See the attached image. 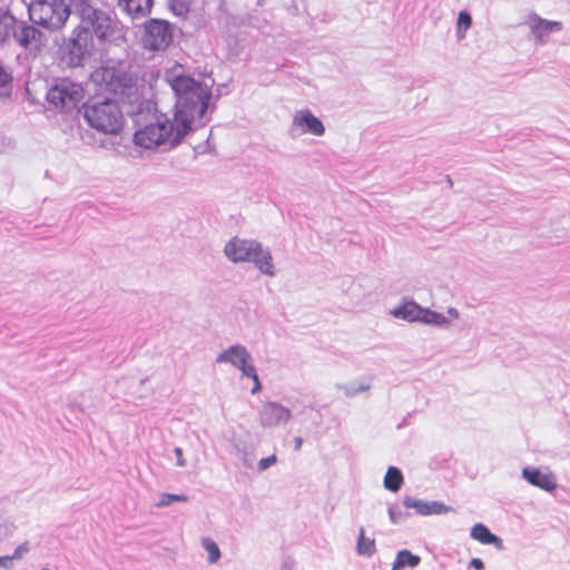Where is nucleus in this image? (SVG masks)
Wrapping results in <instances>:
<instances>
[{"label":"nucleus","instance_id":"nucleus-19","mask_svg":"<svg viewBox=\"0 0 570 570\" xmlns=\"http://www.w3.org/2000/svg\"><path fill=\"white\" fill-rule=\"evenodd\" d=\"M419 563H420V557L419 556L413 554L409 550H401L397 553L396 558H395V561L393 563L392 570H399V569H402L404 567L414 568Z\"/></svg>","mask_w":570,"mask_h":570},{"label":"nucleus","instance_id":"nucleus-11","mask_svg":"<svg viewBox=\"0 0 570 570\" xmlns=\"http://www.w3.org/2000/svg\"><path fill=\"white\" fill-rule=\"evenodd\" d=\"M94 33L88 24L80 23L73 29L70 38V52L77 57L89 53L94 47Z\"/></svg>","mask_w":570,"mask_h":570},{"label":"nucleus","instance_id":"nucleus-26","mask_svg":"<svg viewBox=\"0 0 570 570\" xmlns=\"http://www.w3.org/2000/svg\"><path fill=\"white\" fill-rule=\"evenodd\" d=\"M472 23L471 16L466 11H460L458 17V30L464 33Z\"/></svg>","mask_w":570,"mask_h":570},{"label":"nucleus","instance_id":"nucleus-13","mask_svg":"<svg viewBox=\"0 0 570 570\" xmlns=\"http://www.w3.org/2000/svg\"><path fill=\"white\" fill-rule=\"evenodd\" d=\"M293 124L302 128L303 132H309L315 136H322L325 128L322 121L316 118L309 110L298 111L293 119Z\"/></svg>","mask_w":570,"mask_h":570},{"label":"nucleus","instance_id":"nucleus-2","mask_svg":"<svg viewBox=\"0 0 570 570\" xmlns=\"http://www.w3.org/2000/svg\"><path fill=\"white\" fill-rule=\"evenodd\" d=\"M166 80L178 97L176 111L186 110L193 124L195 117H203L207 110L210 94L202 83L184 73V66L175 63L165 72Z\"/></svg>","mask_w":570,"mask_h":570},{"label":"nucleus","instance_id":"nucleus-28","mask_svg":"<svg viewBox=\"0 0 570 570\" xmlns=\"http://www.w3.org/2000/svg\"><path fill=\"white\" fill-rule=\"evenodd\" d=\"M11 80V77L4 69L0 66V87L8 85Z\"/></svg>","mask_w":570,"mask_h":570},{"label":"nucleus","instance_id":"nucleus-33","mask_svg":"<svg viewBox=\"0 0 570 570\" xmlns=\"http://www.w3.org/2000/svg\"><path fill=\"white\" fill-rule=\"evenodd\" d=\"M294 443H295V450L298 451V450H301V448L303 445V439L301 436H297L294 439Z\"/></svg>","mask_w":570,"mask_h":570},{"label":"nucleus","instance_id":"nucleus-24","mask_svg":"<svg viewBox=\"0 0 570 570\" xmlns=\"http://www.w3.org/2000/svg\"><path fill=\"white\" fill-rule=\"evenodd\" d=\"M170 7L178 16H184L190 9V0H171Z\"/></svg>","mask_w":570,"mask_h":570},{"label":"nucleus","instance_id":"nucleus-23","mask_svg":"<svg viewBox=\"0 0 570 570\" xmlns=\"http://www.w3.org/2000/svg\"><path fill=\"white\" fill-rule=\"evenodd\" d=\"M202 543H203L204 549L208 553V557H207L208 562L209 563L217 562L220 558V550H219L218 546L216 544V542H214L209 538H204L202 540Z\"/></svg>","mask_w":570,"mask_h":570},{"label":"nucleus","instance_id":"nucleus-1","mask_svg":"<svg viewBox=\"0 0 570 570\" xmlns=\"http://www.w3.org/2000/svg\"><path fill=\"white\" fill-rule=\"evenodd\" d=\"M190 130V118L184 109L175 112L173 118L165 114H156L153 120L135 131L134 142L146 149H155L167 144L174 147L180 144Z\"/></svg>","mask_w":570,"mask_h":570},{"label":"nucleus","instance_id":"nucleus-5","mask_svg":"<svg viewBox=\"0 0 570 570\" xmlns=\"http://www.w3.org/2000/svg\"><path fill=\"white\" fill-rule=\"evenodd\" d=\"M76 9L82 23L90 27L99 42L110 43L121 37L118 21L101 9L94 8L89 0H79Z\"/></svg>","mask_w":570,"mask_h":570},{"label":"nucleus","instance_id":"nucleus-17","mask_svg":"<svg viewBox=\"0 0 570 570\" xmlns=\"http://www.w3.org/2000/svg\"><path fill=\"white\" fill-rule=\"evenodd\" d=\"M471 537L482 544H493L497 549H501L503 546L502 540L495 534L491 533L490 530L482 523H476L472 528Z\"/></svg>","mask_w":570,"mask_h":570},{"label":"nucleus","instance_id":"nucleus-14","mask_svg":"<svg viewBox=\"0 0 570 570\" xmlns=\"http://www.w3.org/2000/svg\"><path fill=\"white\" fill-rule=\"evenodd\" d=\"M522 474L529 483L542 490L552 491L557 488L556 478L552 473H543L538 469H524Z\"/></svg>","mask_w":570,"mask_h":570},{"label":"nucleus","instance_id":"nucleus-8","mask_svg":"<svg viewBox=\"0 0 570 570\" xmlns=\"http://www.w3.org/2000/svg\"><path fill=\"white\" fill-rule=\"evenodd\" d=\"M249 361L250 355L247 353L245 347L242 346H232L227 351L219 354L216 360L217 363H232L234 366L239 368L244 375L250 377L254 383L253 387L250 389V392L255 394L261 391L262 385L256 368L254 367V365L249 363Z\"/></svg>","mask_w":570,"mask_h":570},{"label":"nucleus","instance_id":"nucleus-15","mask_svg":"<svg viewBox=\"0 0 570 570\" xmlns=\"http://www.w3.org/2000/svg\"><path fill=\"white\" fill-rule=\"evenodd\" d=\"M404 505L406 508H413L417 513L422 515L441 514L448 512L450 509L441 502H424L413 498H405Z\"/></svg>","mask_w":570,"mask_h":570},{"label":"nucleus","instance_id":"nucleus-27","mask_svg":"<svg viewBox=\"0 0 570 570\" xmlns=\"http://www.w3.org/2000/svg\"><path fill=\"white\" fill-rule=\"evenodd\" d=\"M276 455L275 454H272L267 458H263L259 460L258 462V468L261 471H264L266 469H268L269 466H272L273 464L276 463Z\"/></svg>","mask_w":570,"mask_h":570},{"label":"nucleus","instance_id":"nucleus-25","mask_svg":"<svg viewBox=\"0 0 570 570\" xmlns=\"http://www.w3.org/2000/svg\"><path fill=\"white\" fill-rule=\"evenodd\" d=\"M188 498L184 494H170V493H164L161 495V499L158 503L159 507L169 505L175 501L186 502Z\"/></svg>","mask_w":570,"mask_h":570},{"label":"nucleus","instance_id":"nucleus-3","mask_svg":"<svg viewBox=\"0 0 570 570\" xmlns=\"http://www.w3.org/2000/svg\"><path fill=\"white\" fill-rule=\"evenodd\" d=\"M28 14L33 24L58 32L66 27L71 8L66 0H30Z\"/></svg>","mask_w":570,"mask_h":570},{"label":"nucleus","instance_id":"nucleus-30","mask_svg":"<svg viewBox=\"0 0 570 570\" xmlns=\"http://www.w3.org/2000/svg\"><path fill=\"white\" fill-rule=\"evenodd\" d=\"M27 550H28V549H27L26 547H23V546L18 547V548L16 549V551H14V553H13L12 558H14V559H19V558L21 557V553H22V552H26Z\"/></svg>","mask_w":570,"mask_h":570},{"label":"nucleus","instance_id":"nucleus-29","mask_svg":"<svg viewBox=\"0 0 570 570\" xmlns=\"http://www.w3.org/2000/svg\"><path fill=\"white\" fill-rule=\"evenodd\" d=\"M470 566L472 568H474L475 570H483L484 569V563L481 559L479 558H473L471 561H470Z\"/></svg>","mask_w":570,"mask_h":570},{"label":"nucleus","instance_id":"nucleus-21","mask_svg":"<svg viewBox=\"0 0 570 570\" xmlns=\"http://www.w3.org/2000/svg\"><path fill=\"white\" fill-rule=\"evenodd\" d=\"M561 30V23L557 21H547L543 19H535L532 26V31L538 38H542L544 35Z\"/></svg>","mask_w":570,"mask_h":570},{"label":"nucleus","instance_id":"nucleus-9","mask_svg":"<svg viewBox=\"0 0 570 570\" xmlns=\"http://www.w3.org/2000/svg\"><path fill=\"white\" fill-rule=\"evenodd\" d=\"M173 41V29L165 20L151 19L145 23L144 43L151 50H165Z\"/></svg>","mask_w":570,"mask_h":570},{"label":"nucleus","instance_id":"nucleus-4","mask_svg":"<svg viewBox=\"0 0 570 570\" xmlns=\"http://www.w3.org/2000/svg\"><path fill=\"white\" fill-rule=\"evenodd\" d=\"M83 116L89 126L106 135H118L125 126V117L114 100L88 102Z\"/></svg>","mask_w":570,"mask_h":570},{"label":"nucleus","instance_id":"nucleus-18","mask_svg":"<svg viewBox=\"0 0 570 570\" xmlns=\"http://www.w3.org/2000/svg\"><path fill=\"white\" fill-rule=\"evenodd\" d=\"M42 33L32 24H24L17 33V40L23 48L38 45L41 41Z\"/></svg>","mask_w":570,"mask_h":570},{"label":"nucleus","instance_id":"nucleus-32","mask_svg":"<svg viewBox=\"0 0 570 570\" xmlns=\"http://www.w3.org/2000/svg\"><path fill=\"white\" fill-rule=\"evenodd\" d=\"M14 558L11 557H0V566L7 568L9 566V562L13 560Z\"/></svg>","mask_w":570,"mask_h":570},{"label":"nucleus","instance_id":"nucleus-10","mask_svg":"<svg viewBox=\"0 0 570 570\" xmlns=\"http://www.w3.org/2000/svg\"><path fill=\"white\" fill-rule=\"evenodd\" d=\"M395 317H401L410 322L421 321L429 324H440L445 321V317L431 309L422 308L414 302H406L392 311Z\"/></svg>","mask_w":570,"mask_h":570},{"label":"nucleus","instance_id":"nucleus-7","mask_svg":"<svg viewBox=\"0 0 570 570\" xmlns=\"http://www.w3.org/2000/svg\"><path fill=\"white\" fill-rule=\"evenodd\" d=\"M83 98V89L79 83L62 79L47 92V100L59 109H73Z\"/></svg>","mask_w":570,"mask_h":570},{"label":"nucleus","instance_id":"nucleus-6","mask_svg":"<svg viewBox=\"0 0 570 570\" xmlns=\"http://www.w3.org/2000/svg\"><path fill=\"white\" fill-rule=\"evenodd\" d=\"M225 254L233 262H254L262 272L273 275L272 257L268 252L263 250L262 245L254 240L230 239L225 245Z\"/></svg>","mask_w":570,"mask_h":570},{"label":"nucleus","instance_id":"nucleus-12","mask_svg":"<svg viewBox=\"0 0 570 570\" xmlns=\"http://www.w3.org/2000/svg\"><path fill=\"white\" fill-rule=\"evenodd\" d=\"M291 412L288 409L277 403H266L261 411V422L264 426H276L289 420Z\"/></svg>","mask_w":570,"mask_h":570},{"label":"nucleus","instance_id":"nucleus-22","mask_svg":"<svg viewBox=\"0 0 570 570\" xmlns=\"http://www.w3.org/2000/svg\"><path fill=\"white\" fill-rule=\"evenodd\" d=\"M357 552L360 554L371 556L375 552V541L374 539L366 538L365 531L363 528L360 529L358 539H357Z\"/></svg>","mask_w":570,"mask_h":570},{"label":"nucleus","instance_id":"nucleus-31","mask_svg":"<svg viewBox=\"0 0 570 570\" xmlns=\"http://www.w3.org/2000/svg\"><path fill=\"white\" fill-rule=\"evenodd\" d=\"M175 453H176V455H177L178 464H179V465H184V464H185V462H184V460H183V451H181V449L176 448V449H175Z\"/></svg>","mask_w":570,"mask_h":570},{"label":"nucleus","instance_id":"nucleus-16","mask_svg":"<svg viewBox=\"0 0 570 570\" xmlns=\"http://www.w3.org/2000/svg\"><path fill=\"white\" fill-rule=\"evenodd\" d=\"M154 0H118L119 6L132 18L150 13Z\"/></svg>","mask_w":570,"mask_h":570},{"label":"nucleus","instance_id":"nucleus-20","mask_svg":"<svg viewBox=\"0 0 570 570\" xmlns=\"http://www.w3.org/2000/svg\"><path fill=\"white\" fill-rule=\"evenodd\" d=\"M403 475L397 468L390 466L384 476V487L390 491H397L403 484Z\"/></svg>","mask_w":570,"mask_h":570}]
</instances>
